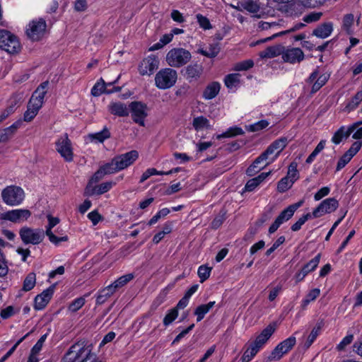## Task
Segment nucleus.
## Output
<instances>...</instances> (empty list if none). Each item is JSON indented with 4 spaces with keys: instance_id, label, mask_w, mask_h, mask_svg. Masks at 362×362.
Wrapping results in <instances>:
<instances>
[{
    "instance_id": "nucleus-45",
    "label": "nucleus",
    "mask_w": 362,
    "mask_h": 362,
    "mask_svg": "<svg viewBox=\"0 0 362 362\" xmlns=\"http://www.w3.org/2000/svg\"><path fill=\"white\" fill-rule=\"evenodd\" d=\"M320 290L319 288H314L310 291V292L306 295L305 298L303 300V309H305V308L311 301L315 300L320 296Z\"/></svg>"
},
{
    "instance_id": "nucleus-2",
    "label": "nucleus",
    "mask_w": 362,
    "mask_h": 362,
    "mask_svg": "<svg viewBox=\"0 0 362 362\" xmlns=\"http://www.w3.org/2000/svg\"><path fill=\"white\" fill-rule=\"evenodd\" d=\"M177 79V71L171 68L160 69L155 76V84L159 89H168L173 87Z\"/></svg>"
},
{
    "instance_id": "nucleus-62",
    "label": "nucleus",
    "mask_w": 362,
    "mask_h": 362,
    "mask_svg": "<svg viewBox=\"0 0 362 362\" xmlns=\"http://www.w3.org/2000/svg\"><path fill=\"white\" fill-rule=\"evenodd\" d=\"M94 139H96L99 142H103L105 139L110 137V133L107 128H104L100 132L95 133L92 136Z\"/></svg>"
},
{
    "instance_id": "nucleus-48",
    "label": "nucleus",
    "mask_w": 362,
    "mask_h": 362,
    "mask_svg": "<svg viewBox=\"0 0 362 362\" xmlns=\"http://www.w3.org/2000/svg\"><path fill=\"white\" fill-rule=\"evenodd\" d=\"M293 184L288 177H284L278 182L276 189L279 192L284 193L290 189Z\"/></svg>"
},
{
    "instance_id": "nucleus-40",
    "label": "nucleus",
    "mask_w": 362,
    "mask_h": 362,
    "mask_svg": "<svg viewBox=\"0 0 362 362\" xmlns=\"http://www.w3.org/2000/svg\"><path fill=\"white\" fill-rule=\"evenodd\" d=\"M202 69L198 64L189 65L186 68L185 75L187 78H197L202 74Z\"/></svg>"
},
{
    "instance_id": "nucleus-15",
    "label": "nucleus",
    "mask_w": 362,
    "mask_h": 362,
    "mask_svg": "<svg viewBox=\"0 0 362 362\" xmlns=\"http://www.w3.org/2000/svg\"><path fill=\"white\" fill-rule=\"evenodd\" d=\"M115 81L105 83L103 78H100L91 89V94L98 97L103 93L111 94L115 92H119L121 90L120 87L114 86L112 89H107V87L113 85Z\"/></svg>"
},
{
    "instance_id": "nucleus-58",
    "label": "nucleus",
    "mask_w": 362,
    "mask_h": 362,
    "mask_svg": "<svg viewBox=\"0 0 362 362\" xmlns=\"http://www.w3.org/2000/svg\"><path fill=\"white\" fill-rule=\"evenodd\" d=\"M353 156L349 154L347 152H345L342 156L339 158L337 165V171H339L343 168L346 166V165L351 160Z\"/></svg>"
},
{
    "instance_id": "nucleus-46",
    "label": "nucleus",
    "mask_w": 362,
    "mask_h": 362,
    "mask_svg": "<svg viewBox=\"0 0 362 362\" xmlns=\"http://www.w3.org/2000/svg\"><path fill=\"white\" fill-rule=\"evenodd\" d=\"M329 75L327 74H322L319 76L316 81L313 85L311 92L314 93L318 91L324 85H325L329 79Z\"/></svg>"
},
{
    "instance_id": "nucleus-10",
    "label": "nucleus",
    "mask_w": 362,
    "mask_h": 362,
    "mask_svg": "<svg viewBox=\"0 0 362 362\" xmlns=\"http://www.w3.org/2000/svg\"><path fill=\"white\" fill-rule=\"evenodd\" d=\"M158 66L159 59L158 57L151 54L140 62L138 69L140 74L151 76L158 69Z\"/></svg>"
},
{
    "instance_id": "nucleus-13",
    "label": "nucleus",
    "mask_w": 362,
    "mask_h": 362,
    "mask_svg": "<svg viewBox=\"0 0 362 362\" xmlns=\"http://www.w3.org/2000/svg\"><path fill=\"white\" fill-rule=\"evenodd\" d=\"M47 218L48 220V224L45 226V235L48 237L49 240L54 245H58L60 242L68 241L69 238L67 235L57 237L52 230V229L59 223V218L57 217H53L49 214L47 216Z\"/></svg>"
},
{
    "instance_id": "nucleus-59",
    "label": "nucleus",
    "mask_w": 362,
    "mask_h": 362,
    "mask_svg": "<svg viewBox=\"0 0 362 362\" xmlns=\"http://www.w3.org/2000/svg\"><path fill=\"white\" fill-rule=\"evenodd\" d=\"M319 334L320 332L315 329V328L312 329L310 334H309L306 341L304 343L303 347L305 349H308L313 344V343L315 341Z\"/></svg>"
},
{
    "instance_id": "nucleus-18",
    "label": "nucleus",
    "mask_w": 362,
    "mask_h": 362,
    "mask_svg": "<svg viewBox=\"0 0 362 362\" xmlns=\"http://www.w3.org/2000/svg\"><path fill=\"white\" fill-rule=\"evenodd\" d=\"M276 330V325L270 324L265 327L262 332L257 337L255 341L252 344L259 351L266 344L268 339L274 334Z\"/></svg>"
},
{
    "instance_id": "nucleus-51",
    "label": "nucleus",
    "mask_w": 362,
    "mask_h": 362,
    "mask_svg": "<svg viewBox=\"0 0 362 362\" xmlns=\"http://www.w3.org/2000/svg\"><path fill=\"white\" fill-rule=\"evenodd\" d=\"M269 123L267 120H260L255 124H250L246 127V129L249 132H255L267 128Z\"/></svg>"
},
{
    "instance_id": "nucleus-60",
    "label": "nucleus",
    "mask_w": 362,
    "mask_h": 362,
    "mask_svg": "<svg viewBox=\"0 0 362 362\" xmlns=\"http://www.w3.org/2000/svg\"><path fill=\"white\" fill-rule=\"evenodd\" d=\"M170 213V210L168 208H163L160 210L155 216H153L149 221L148 224L150 226L155 224L158 220L166 216Z\"/></svg>"
},
{
    "instance_id": "nucleus-55",
    "label": "nucleus",
    "mask_w": 362,
    "mask_h": 362,
    "mask_svg": "<svg viewBox=\"0 0 362 362\" xmlns=\"http://www.w3.org/2000/svg\"><path fill=\"white\" fill-rule=\"evenodd\" d=\"M86 300L83 297L74 299L69 305L68 309L72 313L78 311L84 304Z\"/></svg>"
},
{
    "instance_id": "nucleus-36",
    "label": "nucleus",
    "mask_w": 362,
    "mask_h": 362,
    "mask_svg": "<svg viewBox=\"0 0 362 362\" xmlns=\"http://www.w3.org/2000/svg\"><path fill=\"white\" fill-rule=\"evenodd\" d=\"M241 6L245 10L252 13H257L260 10V6L258 1L244 0L241 2Z\"/></svg>"
},
{
    "instance_id": "nucleus-28",
    "label": "nucleus",
    "mask_w": 362,
    "mask_h": 362,
    "mask_svg": "<svg viewBox=\"0 0 362 362\" xmlns=\"http://www.w3.org/2000/svg\"><path fill=\"white\" fill-rule=\"evenodd\" d=\"M135 277L134 273H129L125 275H123L115 280L113 283L110 284V286L113 288L115 292L117 291L119 288L123 287L127 284H128L130 281L133 280Z\"/></svg>"
},
{
    "instance_id": "nucleus-35",
    "label": "nucleus",
    "mask_w": 362,
    "mask_h": 362,
    "mask_svg": "<svg viewBox=\"0 0 362 362\" xmlns=\"http://www.w3.org/2000/svg\"><path fill=\"white\" fill-rule=\"evenodd\" d=\"M244 134V131L242 128L238 127L237 126L230 127L226 132L223 134L216 135L217 139H221L223 138H230L233 137L238 135H243Z\"/></svg>"
},
{
    "instance_id": "nucleus-47",
    "label": "nucleus",
    "mask_w": 362,
    "mask_h": 362,
    "mask_svg": "<svg viewBox=\"0 0 362 362\" xmlns=\"http://www.w3.org/2000/svg\"><path fill=\"white\" fill-rule=\"evenodd\" d=\"M258 351L259 350L251 344L242 356V361L250 362Z\"/></svg>"
},
{
    "instance_id": "nucleus-1",
    "label": "nucleus",
    "mask_w": 362,
    "mask_h": 362,
    "mask_svg": "<svg viewBox=\"0 0 362 362\" xmlns=\"http://www.w3.org/2000/svg\"><path fill=\"white\" fill-rule=\"evenodd\" d=\"M95 357L90 349L75 344L65 354L62 362H93Z\"/></svg>"
},
{
    "instance_id": "nucleus-33",
    "label": "nucleus",
    "mask_w": 362,
    "mask_h": 362,
    "mask_svg": "<svg viewBox=\"0 0 362 362\" xmlns=\"http://www.w3.org/2000/svg\"><path fill=\"white\" fill-rule=\"evenodd\" d=\"M362 101V90L358 91L344 107V111L350 112L355 110Z\"/></svg>"
},
{
    "instance_id": "nucleus-7",
    "label": "nucleus",
    "mask_w": 362,
    "mask_h": 362,
    "mask_svg": "<svg viewBox=\"0 0 362 362\" xmlns=\"http://www.w3.org/2000/svg\"><path fill=\"white\" fill-rule=\"evenodd\" d=\"M296 343V339L294 336L286 339L280 342L271 352L269 356L265 358V361H279L284 354L290 351Z\"/></svg>"
},
{
    "instance_id": "nucleus-6",
    "label": "nucleus",
    "mask_w": 362,
    "mask_h": 362,
    "mask_svg": "<svg viewBox=\"0 0 362 362\" xmlns=\"http://www.w3.org/2000/svg\"><path fill=\"white\" fill-rule=\"evenodd\" d=\"M1 197L7 205L17 206L23 202L25 194L20 187L11 185L3 189Z\"/></svg>"
},
{
    "instance_id": "nucleus-3",
    "label": "nucleus",
    "mask_w": 362,
    "mask_h": 362,
    "mask_svg": "<svg viewBox=\"0 0 362 362\" xmlns=\"http://www.w3.org/2000/svg\"><path fill=\"white\" fill-rule=\"evenodd\" d=\"M0 48L13 54L21 51V45L14 34L6 30H0Z\"/></svg>"
},
{
    "instance_id": "nucleus-53",
    "label": "nucleus",
    "mask_w": 362,
    "mask_h": 362,
    "mask_svg": "<svg viewBox=\"0 0 362 362\" xmlns=\"http://www.w3.org/2000/svg\"><path fill=\"white\" fill-rule=\"evenodd\" d=\"M286 177H288V179H289L292 183H294V182L298 179L299 175L297 170V164L296 163H291L290 164Z\"/></svg>"
},
{
    "instance_id": "nucleus-37",
    "label": "nucleus",
    "mask_w": 362,
    "mask_h": 362,
    "mask_svg": "<svg viewBox=\"0 0 362 362\" xmlns=\"http://www.w3.org/2000/svg\"><path fill=\"white\" fill-rule=\"evenodd\" d=\"M40 107L28 102L27 110L23 115V119L25 122H31L38 113Z\"/></svg>"
},
{
    "instance_id": "nucleus-42",
    "label": "nucleus",
    "mask_w": 362,
    "mask_h": 362,
    "mask_svg": "<svg viewBox=\"0 0 362 362\" xmlns=\"http://www.w3.org/2000/svg\"><path fill=\"white\" fill-rule=\"evenodd\" d=\"M240 75L238 74H230L226 76L224 78V83L229 89L235 88L240 83Z\"/></svg>"
},
{
    "instance_id": "nucleus-56",
    "label": "nucleus",
    "mask_w": 362,
    "mask_h": 362,
    "mask_svg": "<svg viewBox=\"0 0 362 362\" xmlns=\"http://www.w3.org/2000/svg\"><path fill=\"white\" fill-rule=\"evenodd\" d=\"M177 316L178 311L177 309H175L174 308L170 309L163 319V325L165 326H168L177 318Z\"/></svg>"
},
{
    "instance_id": "nucleus-64",
    "label": "nucleus",
    "mask_w": 362,
    "mask_h": 362,
    "mask_svg": "<svg viewBox=\"0 0 362 362\" xmlns=\"http://www.w3.org/2000/svg\"><path fill=\"white\" fill-rule=\"evenodd\" d=\"M354 339V335L353 334H349L346 336L337 345V349L338 351H342L344 350L346 346L349 345Z\"/></svg>"
},
{
    "instance_id": "nucleus-49",
    "label": "nucleus",
    "mask_w": 362,
    "mask_h": 362,
    "mask_svg": "<svg viewBox=\"0 0 362 362\" xmlns=\"http://www.w3.org/2000/svg\"><path fill=\"white\" fill-rule=\"evenodd\" d=\"M212 268L206 265H202L199 267L197 274L200 279V282L203 283L210 276Z\"/></svg>"
},
{
    "instance_id": "nucleus-16",
    "label": "nucleus",
    "mask_w": 362,
    "mask_h": 362,
    "mask_svg": "<svg viewBox=\"0 0 362 362\" xmlns=\"http://www.w3.org/2000/svg\"><path fill=\"white\" fill-rule=\"evenodd\" d=\"M54 288L55 284H53L35 297L34 305L35 310H42L45 308L54 294Z\"/></svg>"
},
{
    "instance_id": "nucleus-14",
    "label": "nucleus",
    "mask_w": 362,
    "mask_h": 362,
    "mask_svg": "<svg viewBox=\"0 0 362 362\" xmlns=\"http://www.w3.org/2000/svg\"><path fill=\"white\" fill-rule=\"evenodd\" d=\"M31 215L28 209H13L1 214V219L10 221L13 223L26 221Z\"/></svg>"
},
{
    "instance_id": "nucleus-50",
    "label": "nucleus",
    "mask_w": 362,
    "mask_h": 362,
    "mask_svg": "<svg viewBox=\"0 0 362 362\" xmlns=\"http://www.w3.org/2000/svg\"><path fill=\"white\" fill-rule=\"evenodd\" d=\"M354 21V16L352 13L346 14L343 18V28L348 34H351V26Z\"/></svg>"
},
{
    "instance_id": "nucleus-29",
    "label": "nucleus",
    "mask_w": 362,
    "mask_h": 362,
    "mask_svg": "<svg viewBox=\"0 0 362 362\" xmlns=\"http://www.w3.org/2000/svg\"><path fill=\"white\" fill-rule=\"evenodd\" d=\"M192 126L197 132L204 129H211V127L209 124V120L204 116L194 117L192 121Z\"/></svg>"
},
{
    "instance_id": "nucleus-11",
    "label": "nucleus",
    "mask_w": 362,
    "mask_h": 362,
    "mask_svg": "<svg viewBox=\"0 0 362 362\" xmlns=\"http://www.w3.org/2000/svg\"><path fill=\"white\" fill-rule=\"evenodd\" d=\"M339 206L335 198H327L323 200L313 211V218H319L325 214L334 211Z\"/></svg>"
},
{
    "instance_id": "nucleus-34",
    "label": "nucleus",
    "mask_w": 362,
    "mask_h": 362,
    "mask_svg": "<svg viewBox=\"0 0 362 362\" xmlns=\"http://www.w3.org/2000/svg\"><path fill=\"white\" fill-rule=\"evenodd\" d=\"M148 115V107L146 105L137 102V124L144 127V118Z\"/></svg>"
},
{
    "instance_id": "nucleus-5",
    "label": "nucleus",
    "mask_w": 362,
    "mask_h": 362,
    "mask_svg": "<svg viewBox=\"0 0 362 362\" xmlns=\"http://www.w3.org/2000/svg\"><path fill=\"white\" fill-rule=\"evenodd\" d=\"M166 62L171 67H181L191 59V54L183 48H173L166 55Z\"/></svg>"
},
{
    "instance_id": "nucleus-26",
    "label": "nucleus",
    "mask_w": 362,
    "mask_h": 362,
    "mask_svg": "<svg viewBox=\"0 0 362 362\" xmlns=\"http://www.w3.org/2000/svg\"><path fill=\"white\" fill-rule=\"evenodd\" d=\"M351 134L348 127L346 128L345 126H341L334 133L331 139L332 142L336 145L339 144L344 139H348Z\"/></svg>"
},
{
    "instance_id": "nucleus-21",
    "label": "nucleus",
    "mask_w": 362,
    "mask_h": 362,
    "mask_svg": "<svg viewBox=\"0 0 362 362\" xmlns=\"http://www.w3.org/2000/svg\"><path fill=\"white\" fill-rule=\"evenodd\" d=\"M48 85L49 82L47 81L42 82L33 93L29 103L41 108L44 102V98L47 93L46 89Z\"/></svg>"
},
{
    "instance_id": "nucleus-31",
    "label": "nucleus",
    "mask_w": 362,
    "mask_h": 362,
    "mask_svg": "<svg viewBox=\"0 0 362 362\" xmlns=\"http://www.w3.org/2000/svg\"><path fill=\"white\" fill-rule=\"evenodd\" d=\"M114 293L115 291L110 285L100 290L96 298V304H103Z\"/></svg>"
},
{
    "instance_id": "nucleus-23",
    "label": "nucleus",
    "mask_w": 362,
    "mask_h": 362,
    "mask_svg": "<svg viewBox=\"0 0 362 362\" xmlns=\"http://www.w3.org/2000/svg\"><path fill=\"white\" fill-rule=\"evenodd\" d=\"M333 31V23L326 22L318 25L313 31L312 35L317 37L325 39L329 37Z\"/></svg>"
},
{
    "instance_id": "nucleus-8",
    "label": "nucleus",
    "mask_w": 362,
    "mask_h": 362,
    "mask_svg": "<svg viewBox=\"0 0 362 362\" xmlns=\"http://www.w3.org/2000/svg\"><path fill=\"white\" fill-rule=\"evenodd\" d=\"M47 23L45 19L39 18L29 23L26 28V35L32 41L40 40L45 34Z\"/></svg>"
},
{
    "instance_id": "nucleus-25",
    "label": "nucleus",
    "mask_w": 362,
    "mask_h": 362,
    "mask_svg": "<svg viewBox=\"0 0 362 362\" xmlns=\"http://www.w3.org/2000/svg\"><path fill=\"white\" fill-rule=\"evenodd\" d=\"M220 89L221 84L218 82H211L204 89L202 96L206 100L213 99L218 94Z\"/></svg>"
},
{
    "instance_id": "nucleus-30",
    "label": "nucleus",
    "mask_w": 362,
    "mask_h": 362,
    "mask_svg": "<svg viewBox=\"0 0 362 362\" xmlns=\"http://www.w3.org/2000/svg\"><path fill=\"white\" fill-rule=\"evenodd\" d=\"M214 304L215 301H210L207 304L199 305L194 311V315H197V321H201L204 315L214 307Z\"/></svg>"
},
{
    "instance_id": "nucleus-38",
    "label": "nucleus",
    "mask_w": 362,
    "mask_h": 362,
    "mask_svg": "<svg viewBox=\"0 0 362 362\" xmlns=\"http://www.w3.org/2000/svg\"><path fill=\"white\" fill-rule=\"evenodd\" d=\"M199 53L209 58L216 57L220 52V47L218 43L209 45V49H199Z\"/></svg>"
},
{
    "instance_id": "nucleus-57",
    "label": "nucleus",
    "mask_w": 362,
    "mask_h": 362,
    "mask_svg": "<svg viewBox=\"0 0 362 362\" xmlns=\"http://www.w3.org/2000/svg\"><path fill=\"white\" fill-rule=\"evenodd\" d=\"M196 18L199 26L204 30H209L212 28L211 24L208 18L203 15L198 13L196 15Z\"/></svg>"
},
{
    "instance_id": "nucleus-61",
    "label": "nucleus",
    "mask_w": 362,
    "mask_h": 362,
    "mask_svg": "<svg viewBox=\"0 0 362 362\" xmlns=\"http://www.w3.org/2000/svg\"><path fill=\"white\" fill-rule=\"evenodd\" d=\"M100 168L102 169L105 175L112 174L117 171H119V169L116 168L115 160L113 158L112 159L111 162L106 163L103 166L100 167Z\"/></svg>"
},
{
    "instance_id": "nucleus-22",
    "label": "nucleus",
    "mask_w": 362,
    "mask_h": 362,
    "mask_svg": "<svg viewBox=\"0 0 362 362\" xmlns=\"http://www.w3.org/2000/svg\"><path fill=\"white\" fill-rule=\"evenodd\" d=\"M293 216L292 213L287 208L284 209L270 226L269 233L272 234L276 232L282 223L288 221Z\"/></svg>"
},
{
    "instance_id": "nucleus-27",
    "label": "nucleus",
    "mask_w": 362,
    "mask_h": 362,
    "mask_svg": "<svg viewBox=\"0 0 362 362\" xmlns=\"http://www.w3.org/2000/svg\"><path fill=\"white\" fill-rule=\"evenodd\" d=\"M284 47L280 45L268 47L264 50L260 52L259 57L262 59L273 58L282 54Z\"/></svg>"
},
{
    "instance_id": "nucleus-20",
    "label": "nucleus",
    "mask_w": 362,
    "mask_h": 362,
    "mask_svg": "<svg viewBox=\"0 0 362 362\" xmlns=\"http://www.w3.org/2000/svg\"><path fill=\"white\" fill-rule=\"evenodd\" d=\"M282 59L286 62L295 64L304 59V53L300 48H291L285 51L283 49Z\"/></svg>"
},
{
    "instance_id": "nucleus-17",
    "label": "nucleus",
    "mask_w": 362,
    "mask_h": 362,
    "mask_svg": "<svg viewBox=\"0 0 362 362\" xmlns=\"http://www.w3.org/2000/svg\"><path fill=\"white\" fill-rule=\"evenodd\" d=\"M116 168L119 170H124L133 163L136 159V151L133 150L113 158Z\"/></svg>"
},
{
    "instance_id": "nucleus-24",
    "label": "nucleus",
    "mask_w": 362,
    "mask_h": 362,
    "mask_svg": "<svg viewBox=\"0 0 362 362\" xmlns=\"http://www.w3.org/2000/svg\"><path fill=\"white\" fill-rule=\"evenodd\" d=\"M21 121L18 120L12 125L3 129H0V143L8 141L20 127Z\"/></svg>"
},
{
    "instance_id": "nucleus-19",
    "label": "nucleus",
    "mask_w": 362,
    "mask_h": 362,
    "mask_svg": "<svg viewBox=\"0 0 362 362\" xmlns=\"http://www.w3.org/2000/svg\"><path fill=\"white\" fill-rule=\"evenodd\" d=\"M321 255L317 254L314 258L305 264L301 270L296 273L295 278L297 282L301 281L310 272L314 271L319 264Z\"/></svg>"
},
{
    "instance_id": "nucleus-9",
    "label": "nucleus",
    "mask_w": 362,
    "mask_h": 362,
    "mask_svg": "<svg viewBox=\"0 0 362 362\" xmlns=\"http://www.w3.org/2000/svg\"><path fill=\"white\" fill-rule=\"evenodd\" d=\"M108 110L118 117H126L131 112L132 118L136 122V101L132 102L129 107L121 102H112L108 105Z\"/></svg>"
},
{
    "instance_id": "nucleus-39",
    "label": "nucleus",
    "mask_w": 362,
    "mask_h": 362,
    "mask_svg": "<svg viewBox=\"0 0 362 362\" xmlns=\"http://www.w3.org/2000/svg\"><path fill=\"white\" fill-rule=\"evenodd\" d=\"M287 144H288V140H287V138H286V137H281L280 139H278L271 144V145L272 146V148H274L275 149V151H276L274 157L272 159V161H273L279 156V154L286 146Z\"/></svg>"
},
{
    "instance_id": "nucleus-52",
    "label": "nucleus",
    "mask_w": 362,
    "mask_h": 362,
    "mask_svg": "<svg viewBox=\"0 0 362 362\" xmlns=\"http://www.w3.org/2000/svg\"><path fill=\"white\" fill-rule=\"evenodd\" d=\"M254 66V62L252 59H247L240 62L235 64L233 69L235 71H247Z\"/></svg>"
},
{
    "instance_id": "nucleus-54",
    "label": "nucleus",
    "mask_w": 362,
    "mask_h": 362,
    "mask_svg": "<svg viewBox=\"0 0 362 362\" xmlns=\"http://www.w3.org/2000/svg\"><path fill=\"white\" fill-rule=\"evenodd\" d=\"M313 218V214L308 213L302 216L295 223H293L291 229L293 231H298L300 229L301 226L307 221L309 218Z\"/></svg>"
},
{
    "instance_id": "nucleus-43",
    "label": "nucleus",
    "mask_w": 362,
    "mask_h": 362,
    "mask_svg": "<svg viewBox=\"0 0 362 362\" xmlns=\"http://www.w3.org/2000/svg\"><path fill=\"white\" fill-rule=\"evenodd\" d=\"M115 183L112 182H103L100 185L95 186L93 188L92 192L90 193V194H102L107 191H109L113 186Z\"/></svg>"
},
{
    "instance_id": "nucleus-4",
    "label": "nucleus",
    "mask_w": 362,
    "mask_h": 362,
    "mask_svg": "<svg viewBox=\"0 0 362 362\" xmlns=\"http://www.w3.org/2000/svg\"><path fill=\"white\" fill-rule=\"evenodd\" d=\"M19 235L25 245H39L45 238V230L41 228H33L23 226L19 230Z\"/></svg>"
},
{
    "instance_id": "nucleus-12",
    "label": "nucleus",
    "mask_w": 362,
    "mask_h": 362,
    "mask_svg": "<svg viewBox=\"0 0 362 362\" xmlns=\"http://www.w3.org/2000/svg\"><path fill=\"white\" fill-rule=\"evenodd\" d=\"M57 151L66 161L70 162L73 160V152L71 143L68 138L67 134L60 137L56 142Z\"/></svg>"
},
{
    "instance_id": "nucleus-32",
    "label": "nucleus",
    "mask_w": 362,
    "mask_h": 362,
    "mask_svg": "<svg viewBox=\"0 0 362 362\" xmlns=\"http://www.w3.org/2000/svg\"><path fill=\"white\" fill-rule=\"evenodd\" d=\"M264 160L261 159V156L259 155L252 163V165H250L247 169L246 170V174L252 177L255 175L257 173H258L260 170H262L264 166L268 165L269 163H267L263 166H259V165L263 162H264Z\"/></svg>"
},
{
    "instance_id": "nucleus-44",
    "label": "nucleus",
    "mask_w": 362,
    "mask_h": 362,
    "mask_svg": "<svg viewBox=\"0 0 362 362\" xmlns=\"http://www.w3.org/2000/svg\"><path fill=\"white\" fill-rule=\"evenodd\" d=\"M36 283V276L33 272L29 273L25 277L23 285V290L25 291H29L33 289Z\"/></svg>"
},
{
    "instance_id": "nucleus-41",
    "label": "nucleus",
    "mask_w": 362,
    "mask_h": 362,
    "mask_svg": "<svg viewBox=\"0 0 362 362\" xmlns=\"http://www.w3.org/2000/svg\"><path fill=\"white\" fill-rule=\"evenodd\" d=\"M226 214L227 211L225 209H222L211 223V228L214 230H216L221 227L226 219Z\"/></svg>"
},
{
    "instance_id": "nucleus-63",
    "label": "nucleus",
    "mask_w": 362,
    "mask_h": 362,
    "mask_svg": "<svg viewBox=\"0 0 362 362\" xmlns=\"http://www.w3.org/2000/svg\"><path fill=\"white\" fill-rule=\"evenodd\" d=\"M326 0H300L301 4L308 8H315L322 5Z\"/></svg>"
}]
</instances>
